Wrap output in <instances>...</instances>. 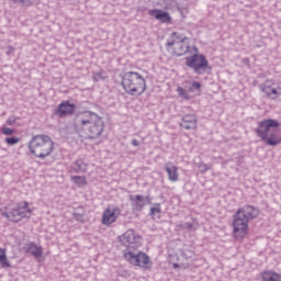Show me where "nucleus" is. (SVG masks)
I'll return each mask as SVG.
<instances>
[{"label":"nucleus","instance_id":"nucleus-1","mask_svg":"<svg viewBox=\"0 0 281 281\" xmlns=\"http://www.w3.org/2000/svg\"><path fill=\"white\" fill-rule=\"evenodd\" d=\"M76 128L87 135L88 139H98L104 133V121L94 112L86 111L77 115Z\"/></svg>","mask_w":281,"mask_h":281},{"label":"nucleus","instance_id":"nucleus-2","mask_svg":"<svg viewBox=\"0 0 281 281\" xmlns=\"http://www.w3.org/2000/svg\"><path fill=\"white\" fill-rule=\"evenodd\" d=\"M280 127V122L273 119H267L258 122L255 133L268 146H278L281 144V137L276 133V128Z\"/></svg>","mask_w":281,"mask_h":281},{"label":"nucleus","instance_id":"nucleus-3","mask_svg":"<svg viewBox=\"0 0 281 281\" xmlns=\"http://www.w3.org/2000/svg\"><path fill=\"white\" fill-rule=\"evenodd\" d=\"M122 87L128 95H142L146 91V79L135 71H127L122 77Z\"/></svg>","mask_w":281,"mask_h":281},{"label":"nucleus","instance_id":"nucleus-4","mask_svg":"<svg viewBox=\"0 0 281 281\" xmlns=\"http://www.w3.org/2000/svg\"><path fill=\"white\" fill-rule=\"evenodd\" d=\"M29 148L34 157L45 159L54 153V140L47 135H36L32 137Z\"/></svg>","mask_w":281,"mask_h":281},{"label":"nucleus","instance_id":"nucleus-5","mask_svg":"<svg viewBox=\"0 0 281 281\" xmlns=\"http://www.w3.org/2000/svg\"><path fill=\"white\" fill-rule=\"evenodd\" d=\"M186 65L189 67V69H192L196 76H203L212 71V66H210L207 57H205L203 54L195 53L189 57H186Z\"/></svg>","mask_w":281,"mask_h":281},{"label":"nucleus","instance_id":"nucleus-6","mask_svg":"<svg viewBox=\"0 0 281 281\" xmlns=\"http://www.w3.org/2000/svg\"><path fill=\"white\" fill-rule=\"evenodd\" d=\"M167 47L172 49L173 56H184L190 52V40L182 34L173 32L167 41Z\"/></svg>","mask_w":281,"mask_h":281},{"label":"nucleus","instance_id":"nucleus-7","mask_svg":"<svg viewBox=\"0 0 281 281\" xmlns=\"http://www.w3.org/2000/svg\"><path fill=\"white\" fill-rule=\"evenodd\" d=\"M123 258L134 267H146V265H150V257L137 248H126L123 251Z\"/></svg>","mask_w":281,"mask_h":281},{"label":"nucleus","instance_id":"nucleus-8","mask_svg":"<svg viewBox=\"0 0 281 281\" xmlns=\"http://www.w3.org/2000/svg\"><path fill=\"white\" fill-rule=\"evenodd\" d=\"M2 215L12 223H19V221H23V218H30V216H32V210L30 209V203L22 201L10 212L2 213Z\"/></svg>","mask_w":281,"mask_h":281},{"label":"nucleus","instance_id":"nucleus-9","mask_svg":"<svg viewBox=\"0 0 281 281\" xmlns=\"http://www.w3.org/2000/svg\"><path fill=\"white\" fill-rule=\"evenodd\" d=\"M249 231V221L238 210L233 216V234L235 238L240 239L247 236Z\"/></svg>","mask_w":281,"mask_h":281},{"label":"nucleus","instance_id":"nucleus-10","mask_svg":"<svg viewBox=\"0 0 281 281\" xmlns=\"http://www.w3.org/2000/svg\"><path fill=\"white\" fill-rule=\"evenodd\" d=\"M120 243L127 247V249H137L142 247V236L135 229H127L122 236L119 237Z\"/></svg>","mask_w":281,"mask_h":281},{"label":"nucleus","instance_id":"nucleus-11","mask_svg":"<svg viewBox=\"0 0 281 281\" xmlns=\"http://www.w3.org/2000/svg\"><path fill=\"white\" fill-rule=\"evenodd\" d=\"M122 214V210L117 206L108 207L103 214L101 223L102 225H105V227H111L117 218H120V215Z\"/></svg>","mask_w":281,"mask_h":281},{"label":"nucleus","instance_id":"nucleus-12","mask_svg":"<svg viewBox=\"0 0 281 281\" xmlns=\"http://www.w3.org/2000/svg\"><path fill=\"white\" fill-rule=\"evenodd\" d=\"M75 111L76 104L64 101L55 110V115H57V117H67V115H74Z\"/></svg>","mask_w":281,"mask_h":281},{"label":"nucleus","instance_id":"nucleus-13","mask_svg":"<svg viewBox=\"0 0 281 281\" xmlns=\"http://www.w3.org/2000/svg\"><path fill=\"white\" fill-rule=\"evenodd\" d=\"M24 251L25 254H30L37 260V262H43V246L36 245L34 243H29L24 245Z\"/></svg>","mask_w":281,"mask_h":281},{"label":"nucleus","instance_id":"nucleus-14","mask_svg":"<svg viewBox=\"0 0 281 281\" xmlns=\"http://www.w3.org/2000/svg\"><path fill=\"white\" fill-rule=\"evenodd\" d=\"M237 211H239L248 221L258 218L260 214V210H258L254 205H245L243 207H239Z\"/></svg>","mask_w":281,"mask_h":281},{"label":"nucleus","instance_id":"nucleus-15","mask_svg":"<svg viewBox=\"0 0 281 281\" xmlns=\"http://www.w3.org/2000/svg\"><path fill=\"white\" fill-rule=\"evenodd\" d=\"M180 126H181V128H184L186 131H192V130L196 128V115L187 114V115L182 116Z\"/></svg>","mask_w":281,"mask_h":281},{"label":"nucleus","instance_id":"nucleus-16","mask_svg":"<svg viewBox=\"0 0 281 281\" xmlns=\"http://www.w3.org/2000/svg\"><path fill=\"white\" fill-rule=\"evenodd\" d=\"M89 164H87L83 159H77L76 161L71 162L69 172L83 175V172H87Z\"/></svg>","mask_w":281,"mask_h":281},{"label":"nucleus","instance_id":"nucleus-17","mask_svg":"<svg viewBox=\"0 0 281 281\" xmlns=\"http://www.w3.org/2000/svg\"><path fill=\"white\" fill-rule=\"evenodd\" d=\"M165 170L168 175L169 181L172 183H177L179 181V168L175 166L172 162H167L165 165Z\"/></svg>","mask_w":281,"mask_h":281},{"label":"nucleus","instance_id":"nucleus-18","mask_svg":"<svg viewBox=\"0 0 281 281\" xmlns=\"http://www.w3.org/2000/svg\"><path fill=\"white\" fill-rule=\"evenodd\" d=\"M149 14L150 16H155L157 21H160V23H172V18L170 16V13L166 11L154 9L149 11Z\"/></svg>","mask_w":281,"mask_h":281},{"label":"nucleus","instance_id":"nucleus-19","mask_svg":"<svg viewBox=\"0 0 281 281\" xmlns=\"http://www.w3.org/2000/svg\"><path fill=\"white\" fill-rule=\"evenodd\" d=\"M148 196L144 195H135L134 198H131L132 205L136 212H142L144 207H146V204L148 203Z\"/></svg>","mask_w":281,"mask_h":281},{"label":"nucleus","instance_id":"nucleus-20","mask_svg":"<svg viewBox=\"0 0 281 281\" xmlns=\"http://www.w3.org/2000/svg\"><path fill=\"white\" fill-rule=\"evenodd\" d=\"M261 91L263 93H266V95L268 98H271V100H276V98H280L281 95V92L278 91V89L271 87V85L269 83H265L262 87H261Z\"/></svg>","mask_w":281,"mask_h":281},{"label":"nucleus","instance_id":"nucleus-21","mask_svg":"<svg viewBox=\"0 0 281 281\" xmlns=\"http://www.w3.org/2000/svg\"><path fill=\"white\" fill-rule=\"evenodd\" d=\"M262 281H281V274L271 270L261 272Z\"/></svg>","mask_w":281,"mask_h":281},{"label":"nucleus","instance_id":"nucleus-22","mask_svg":"<svg viewBox=\"0 0 281 281\" xmlns=\"http://www.w3.org/2000/svg\"><path fill=\"white\" fill-rule=\"evenodd\" d=\"M0 265L2 269H10L11 265L8 260V255L5 254V249L0 248Z\"/></svg>","mask_w":281,"mask_h":281},{"label":"nucleus","instance_id":"nucleus-23","mask_svg":"<svg viewBox=\"0 0 281 281\" xmlns=\"http://www.w3.org/2000/svg\"><path fill=\"white\" fill-rule=\"evenodd\" d=\"M72 218L78 221V223H85V209L82 206L78 207L76 212L72 213Z\"/></svg>","mask_w":281,"mask_h":281},{"label":"nucleus","instance_id":"nucleus-24","mask_svg":"<svg viewBox=\"0 0 281 281\" xmlns=\"http://www.w3.org/2000/svg\"><path fill=\"white\" fill-rule=\"evenodd\" d=\"M70 179L78 188L87 186V177L85 176H72Z\"/></svg>","mask_w":281,"mask_h":281},{"label":"nucleus","instance_id":"nucleus-25","mask_svg":"<svg viewBox=\"0 0 281 281\" xmlns=\"http://www.w3.org/2000/svg\"><path fill=\"white\" fill-rule=\"evenodd\" d=\"M180 254L184 260H190V258H194V252L190 249H182Z\"/></svg>","mask_w":281,"mask_h":281},{"label":"nucleus","instance_id":"nucleus-26","mask_svg":"<svg viewBox=\"0 0 281 281\" xmlns=\"http://www.w3.org/2000/svg\"><path fill=\"white\" fill-rule=\"evenodd\" d=\"M150 216H155V214H161V204L156 203L153 207H150Z\"/></svg>","mask_w":281,"mask_h":281},{"label":"nucleus","instance_id":"nucleus-27","mask_svg":"<svg viewBox=\"0 0 281 281\" xmlns=\"http://www.w3.org/2000/svg\"><path fill=\"white\" fill-rule=\"evenodd\" d=\"M189 91L193 93V91H201V83L199 81H193L189 87Z\"/></svg>","mask_w":281,"mask_h":281},{"label":"nucleus","instance_id":"nucleus-28","mask_svg":"<svg viewBox=\"0 0 281 281\" xmlns=\"http://www.w3.org/2000/svg\"><path fill=\"white\" fill-rule=\"evenodd\" d=\"M182 229H196V224L192 223V222H187L182 225Z\"/></svg>","mask_w":281,"mask_h":281},{"label":"nucleus","instance_id":"nucleus-29","mask_svg":"<svg viewBox=\"0 0 281 281\" xmlns=\"http://www.w3.org/2000/svg\"><path fill=\"white\" fill-rule=\"evenodd\" d=\"M5 143L9 146H14L15 144H19V138H16V137H8V138H5Z\"/></svg>","mask_w":281,"mask_h":281},{"label":"nucleus","instance_id":"nucleus-30","mask_svg":"<svg viewBox=\"0 0 281 281\" xmlns=\"http://www.w3.org/2000/svg\"><path fill=\"white\" fill-rule=\"evenodd\" d=\"M2 134L3 135H14V130H12L10 127H3L2 128Z\"/></svg>","mask_w":281,"mask_h":281},{"label":"nucleus","instance_id":"nucleus-31","mask_svg":"<svg viewBox=\"0 0 281 281\" xmlns=\"http://www.w3.org/2000/svg\"><path fill=\"white\" fill-rule=\"evenodd\" d=\"M14 3H22V5H32V0H13Z\"/></svg>","mask_w":281,"mask_h":281},{"label":"nucleus","instance_id":"nucleus-32","mask_svg":"<svg viewBox=\"0 0 281 281\" xmlns=\"http://www.w3.org/2000/svg\"><path fill=\"white\" fill-rule=\"evenodd\" d=\"M177 91L181 95V98H188V92H186V89H183L182 87H179Z\"/></svg>","mask_w":281,"mask_h":281},{"label":"nucleus","instance_id":"nucleus-33","mask_svg":"<svg viewBox=\"0 0 281 281\" xmlns=\"http://www.w3.org/2000/svg\"><path fill=\"white\" fill-rule=\"evenodd\" d=\"M9 126H13V124H16V116H10L7 121Z\"/></svg>","mask_w":281,"mask_h":281},{"label":"nucleus","instance_id":"nucleus-34","mask_svg":"<svg viewBox=\"0 0 281 281\" xmlns=\"http://www.w3.org/2000/svg\"><path fill=\"white\" fill-rule=\"evenodd\" d=\"M132 146H135V147H137V146H139V140H137V139H132Z\"/></svg>","mask_w":281,"mask_h":281},{"label":"nucleus","instance_id":"nucleus-35","mask_svg":"<svg viewBox=\"0 0 281 281\" xmlns=\"http://www.w3.org/2000/svg\"><path fill=\"white\" fill-rule=\"evenodd\" d=\"M173 269H179V263H173Z\"/></svg>","mask_w":281,"mask_h":281},{"label":"nucleus","instance_id":"nucleus-36","mask_svg":"<svg viewBox=\"0 0 281 281\" xmlns=\"http://www.w3.org/2000/svg\"><path fill=\"white\" fill-rule=\"evenodd\" d=\"M9 52H14V48L13 47H9Z\"/></svg>","mask_w":281,"mask_h":281},{"label":"nucleus","instance_id":"nucleus-37","mask_svg":"<svg viewBox=\"0 0 281 281\" xmlns=\"http://www.w3.org/2000/svg\"><path fill=\"white\" fill-rule=\"evenodd\" d=\"M193 49H194L195 52H199V49H198L196 47H193Z\"/></svg>","mask_w":281,"mask_h":281}]
</instances>
